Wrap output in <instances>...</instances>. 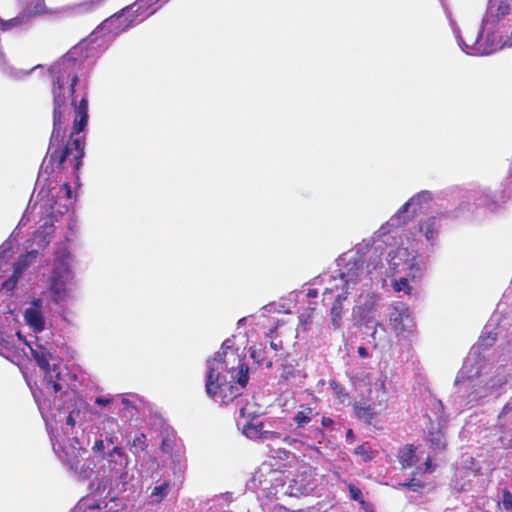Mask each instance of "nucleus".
<instances>
[{
    "label": "nucleus",
    "instance_id": "nucleus-1",
    "mask_svg": "<svg viewBox=\"0 0 512 512\" xmlns=\"http://www.w3.org/2000/svg\"><path fill=\"white\" fill-rule=\"evenodd\" d=\"M96 46L91 39L79 42L62 58L49 68L53 95V130L46 157L40 167L36 187L45 186L48 176L55 168H65L67 165L78 170L84 156V137L80 135L88 123V100L83 97L77 105L73 100L74 87L81 77L92 69L96 59ZM63 194L70 200L72 191L64 182L56 191V187L48 184V189L41 188L39 195L47 198L49 203L48 217L33 236V243L38 248H45L50 242L54 231V222L58 216L67 210V204L58 203L55 197Z\"/></svg>",
    "mask_w": 512,
    "mask_h": 512
},
{
    "label": "nucleus",
    "instance_id": "nucleus-2",
    "mask_svg": "<svg viewBox=\"0 0 512 512\" xmlns=\"http://www.w3.org/2000/svg\"><path fill=\"white\" fill-rule=\"evenodd\" d=\"M75 262V256L68 247L59 246L54 252L47 288L30 296L23 310L24 322L35 334L34 340L25 343L43 372L45 388L54 393L66 392L68 383L65 377L69 374L63 375L60 366L49 363L53 347L51 317L53 305L64 307L76 298Z\"/></svg>",
    "mask_w": 512,
    "mask_h": 512
},
{
    "label": "nucleus",
    "instance_id": "nucleus-3",
    "mask_svg": "<svg viewBox=\"0 0 512 512\" xmlns=\"http://www.w3.org/2000/svg\"><path fill=\"white\" fill-rule=\"evenodd\" d=\"M232 346L233 340L226 339L220 350L207 360V395L223 405L230 402L235 404L236 426L248 439L261 442L281 440L290 443L293 439L279 429L280 421L261 419L255 403L242 396L241 390L249 379V367L231 350Z\"/></svg>",
    "mask_w": 512,
    "mask_h": 512
},
{
    "label": "nucleus",
    "instance_id": "nucleus-4",
    "mask_svg": "<svg viewBox=\"0 0 512 512\" xmlns=\"http://www.w3.org/2000/svg\"><path fill=\"white\" fill-rule=\"evenodd\" d=\"M391 228L385 223L370 239L340 256V263H346V284L360 279L369 285L396 274L412 279L424 275L427 259L415 250L409 239L405 242L398 231Z\"/></svg>",
    "mask_w": 512,
    "mask_h": 512
},
{
    "label": "nucleus",
    "instance_id": "nucleus-5",
    "mask_svg": "<svg viewBox=\"0 0 512 512\" xmlns=\"http://www.w3.org/2000/svg\"><path fill=\"white\" fill-rule=\"evenodd\" d=\"M498 338L512 344V317L503 315L498 309L484 326L481 336L466 357L463 367L458 373L455 386L456 402L460 407L474 405L488 396H499L512 383L510 369L499 366L490 377L485 376L489 358L486 350Z\"/></svg>",
    "mask_w": 512,
    "mask_h": 512
},
{
    "label": "nucleus",
    "instance_id": "nucleus-6",
    "mask_svg": "<svg viewBox=\"0 0 512 512\" xmlns=\"http://www.w3.org/2000/svg\"><path fill=\"white\" fill-rule=\"evenodd\" d=\"M117 443L118 437L111 430L106 432L105 439H96L91 448L94 454L101 456L103 462L98 471L99 474L102 473L101 479L97 483L94 480L90 485L95 492H104L111 488L114 482L124 487L131 480L128 472L131 459L122 447L116 445Z\"/></svg>",
    "mask_w": 512,
    "mask_h": 512
},
{
    "label": "nucleus",
    "instance_id": "nucleus-7",
    "mask_svg": "<svg viewBox=\"0 0 512 512\" xmlns=\"http://www.w3.org/2000/svg\"><path fill=\"white\" fill-rule=\"evenodd\" d=\"M338 266L340 267L337 276L325 275L321 277V282H326L323 292L324 305L332 304L330 308V321L329 327L333 330H340L343 326L344 308L343 301L351 294L352 289H358L357 285L361 287L367 286L362 280L356 279L351 285L346 284V263H340L338 259Z\"/></svg>",
    "mask_w": 512,
    "mask_h": 512
},
{
    "label": "nucleus",
    "instance_id": "nucleus-8",
    "mask_svg": "<svg viewBox=\"0 0 512 512\" xmlns=\"http://www.w3.org/2000/svg\"><path fill=\"white\" fill-rule=\"evenodd\" d=\"M451 25L459 47L468 55H490L504 47L512 46V31L511 37L503 39L502 36L498 37L494 32L483 30L482 27L481 29L474 27L467 28L463 36L455 23H451Z\"/></svg>",
    "mask_w": 512,
    "mask_h": 512
},
{
    "label": "nucleus",
    "instance_id": "nucleus-9",
    "mask_svg": "<svg viewBox=\"0 0 512 512\" xmlns=\"http://www.w3.org/2000/svg\"><path fill=\"white\" fill-rule=\"evenodd\" d=\"M68 441L69 443L67 444L64 438L54 437V453L75 477L81 480L89 479L96 467L94 459L82 458L86 451L78 436L68 438Z\"/></svg>",
    "mask_w": 512,
    "mask_h": 512
},
{
    "label": "nucleus",
    "instance_id": "nucleus-10",
    "mask_svg": "<svg viewBox=\"0 0 512 512\" xmlns=\"http://www.w3.org/2000/svg\"><path fill=\"white\" fill-rule=\"evenodd\" d=\"M164 0H137L131 6L124 8L121 13L114 15L104 22V26L118 34L129 27L141 23L153 15L163 4Z\"/></svg>",
    "mask_w": 512,
    "mask_h": 512
},
{
    "label": "nucleus",
    "instance_id": "nucleus-11",
    "mask_svg": "<svg viewBox=\"0 0 512 512\" xmlns=\"http://www.w3.org/2000/svg\"><path fill=\"white\" fill-rule=\"evenodd\" d=\"M371 284L365 287L357 285L358 289L351 290V294L359 292L352 310L353 317L367 328L370 327V323H374L376 320L380 307V297L370 290Z\"/></svg>",
    "mask_w": 512,
    "mask_h": 512
},
{
    "label": "nucleus",
    "instance_id": "nucleus-12",
    "mask_svg": "<svg viewBox=\"0 0 512 512\" xmlns=\"http://www.w3.org/2000/svg\"><path fill=\"white\" fill-rule=\"evenodd\" d=\"M287 486L284 482L283 472L274 470L268 465L261 466L251 479V487L260 489L268 497H277L280 493L287 495L284 492Z\"/></svg>",
    "mask_w": 512,
    "mask_h": 512
},
{
    "label": "nucleus",
    "instance_id": "nucleus-13",
    "mask_svg": "<svg viewBox=\"0 0 512 512\" xmlns=\"http://www.w3.org/2000/svg\"><path fill=\"white\" fill-rule=\"evenodd\" d=\"M433 200L431 191L423 190L413 195L399 210L386 222L388 226L399 227L405 224L410 217L427 209Z\"/></svg>",
    "mask_w": 512,
    "mask_h": 512
},
{
    "label": "nucleus",
    "instance_id": "nucleus-14",
    "mask_svg": "<svg viewBox=\"0 0 512 512\" xmlns=\"http://www.w3.org/2000/svg\"><path fill=\"white\" fill-rule=\"evenodd\" d=\"M511 6L508 2L501 1L498 4L490 1L485 16L482 20V28L485 31L494 32L495 35L502 36L503 39L511 37L507 34L506 17L510 14Z\"/></svg>",
    "mask_w": 512,
    "mask_h": 512
},
{
    "label": "nucleus",
    "instance_id": "nucleus-15",
    "mask_svg": "<svg viewBox=\"0 0 512 512\" xmlns=\"http://www.w3.org/2000/svg\"><path fill=\"white\" fill-rule=\"evenodd\" d=\"M317 487L315 472L311 467H301L284 491L289 496L300 497L311 494Z\"/></svg>",
    "mask_w": 512,
    "mask_h": 512
},
{
    "label": "nucleus",
    "instance_id": "nucleus-16",
    "mask_svg": "<svg viewBox=\"0 0 512 512\" xmlns=\"http://www.w3.org/2000/svg\"><path fill=\"white\" fill-rule=\"evenodd\" d=\"M389 322L396 336H408L414 327V320L408 306L402 302L392 305L389 309Z\"/></svg>",
    "mask_w": 512,
    "mask_h": 512
},
{
    "label": "nucleus",
    "instance_id": "nucleus-17",
    "mask_svg": "<svg viewBox=\"0 0 512 512\" xmlns=\"http://www.w3.org/2000/svg\"><path fill=\"white\" fill-rule=\"evenodd\" d=\"M469 197L477 208H484L490 212L499 209L507 198L503 191H492L487 186H479L472 190Z\"/></svg>",
    "mask_w": 512,
    "mask_h": 512
},
{
    "label": "nucleus",
    "instance_id": "nucleus-18",
    "mask_svg": "<svg viewBox=\"0 0 512 512\" xmlns=\"http://www.w3.org/2000/svg\"><path fill=\"white\" fill-rule=\"evenodd\" d=\"M444 213H436L421 218L418 221V233L424 237L427 244L434 247L439 240Z\"/></svg>",
    "mask_w": 512,
    "mask_h": 512
},
{
    "label": "nucleus",
    "instance_id": "nucleus-19",
    "mask_svg": "<svg viewBox=\"0 0 512 512\" xmlns=\"http://www.w3.org/2000/svg\"><path fill=\"white\" fill-rule=\"evenodd\" d=\"M37 255V249H32L26 254L21 255L18 258V260L13 264L12 275L2 282V289L8 292H12L13 290H15L19 280L22 278L23 273L36 260Z\"/></svg>",
    "mask_w": 512,
    "mask_h": 512
},
{
    "label": "nucleus",
    "instance_id": "nucleus-20",
    "mask_svg": "<svg viewBox=\"0 0 512 512\" xmlns=\"http://www.w3.org/2000/svg\"><path fill=\"white\" fill-rule=\"evenodd\" d=\"M293 420L298 428H305L306 426H309V437L312 440L320 442L323 439L324 434L319 426V413L314 409L306 407L298 411L294 415Z\"/></svg>",
    "mask_w": 512,
    "mask_h": 512
},
{
    "label": "nucleus",
    "instance_id": "nucleus-21",
    "mask_svg": "<svg viewBox=\"0 0 512 512\" xmlns=\"http://www.w3.org/2000/svg\"><path fill=\"white\" fill-rule=\"evenodd\" d=\"M118 401H120V413L123 418L131 420L137 415L141 401L136 395H118Z\"/></svg>",
    "mask_w": 512,
    "mask_h": 512
},
{
    "label": "nucleus",
    "instance_id": "nucleus-22",
    "mask_svg": "<svg viewBox=\"0 0 512 512\" xmlns=\"http://www.w3.org/2000/svg\"><path fill=\"white\" fill-rule=\"evenodd\" d=\"M29 221L28 219V211L26 210L25 213L23 214L22 218L20 219L17 227L14 229V231L11 233L9 239L7 241H5L1 247H0V268L2 267V265L4 263L7 262V260L9 259L10 257V252L12 250V240H16L17 236H18V231L26 226L27 222Z\"/></svg>",
    "mask_w": 512,
    "mask_h": 512
},
{
    "label": "nucleus",
    "instance_id": "nucleus-23",
    "mask_svg": "<svg viewBox=\"0 0 512 512\" xmlns=\"http://www.w3.org/2000/svg\"><path fill=\"white\" fill-rule=\"evenodd\" d=\"M373 325V332L371 333V338L375 347H379L381 349H386L391 345V335L387 331L386 327L380 323L375 322L371 323Z\"/></svg>",
    "mask_w": 512,
    "mask_h": 512
},
{
    "label": "nucleus",
    "instance_id": "nucleus-24",
    "mask_svg": "<svg viewBox=\"0 0 512 512\" xmlns=\"http://www.w3.org/2000/svg\"><path fill=\"white\" fill-rule=\"evenodd\" d=\"M170 490L171 481L169 479L157 481L148 497L149 504H159L168 496Z\"/></svg>",
    "mask_w": 512,
    "mask_h": 512
},
{
    "label": "nucleus",
    "instance_id": "nucleus-25",
    "mask_svg": "<svg viewBox=\"0 0 512 512\" xmlns=\"http://www.w3.org/2000/svg\"><path fill=\"white\" fill-rule=\"evenodd\" d=\"M398 458L404 468L414 466L420 459L415 447L411 444H407L399 450Z\"/></svg>",
    "mask_w": 512,
    "mask_h": 512
},
{
    "label": "nucleus",
    "instance_id": "nucleus-26",
    "mask_svg": "<svg viewBox=\"0 0 512 512\" xmlns=\"http://www.w3.org/2000/svg\"><path fill=\"white\" fill-rule=\"evenodd\" d=\"M74 426H75V419H74V416H73V412H71L67 417H66V423H65V426H62L61 427V432H52L51 433V442L53 443V438L54 437H59V438H64L66 440V443L68 444L69 441H68V438H73L75 436H77V432L74 433Z\"/></svg>",
    "mask_w": 512,
    "mask_h": 512
},
{
    "label": "nucleus",
    "instance_id": "nucleus-27",
    "mask_svg": "<svg viewBox=\"0 0 512 512\" xmlns=\"http://www.w3.org/2000/svg\"><path fill=\"white\" fill-rule=\"evenodd\" d=\"M429 409L432 413L428 414V418L431 422L436 421L438 426H442V424L445 422L443 411L444 406L442 402L435 398H430L428 403Z\"/></svg>",
    "mask_w": 512,
    "mask_h": 512
},
{
    "label": "nucleus",
    "instance_id": "nucleus-28",
    "mask_svg": "<svg viewBox=\"0 0 512 512\" xmlns=\"http://www.w3.org/2000/svg\"><path fill=\"white\" fill-rule=\"evenodd\" d=\"M354 412L356 417L364 423L370 424L376 412L371 405L357 402L354 404Z\"/></svg>",
    "mask_w": 512,
    "mask_h": 512
},
{
    "label": "nucleus",
    "instance_id": "nucleus-29",
    "mask_svg": "<svg viewBox=\"0 0 512 512\" xmlns=\"http://www.w3.org/2000/svg\"><path fill=\"white\" fill-rule=\"evenodd\" d=\"M427 441L430 443V447L436 450H442L446 446V441L443 432L441 431V426L432 427L427 436Z\"/></svg>",
    "mask_w": 512,
    "mask_h": 512
},
{
    "label": "nucleus",
    "instance_id": "nucleus-30",
    "mask_svg": "<svg viewBox=\"0 0 512 512\" xmlns=\"http://www.w3.org/2000/svg\"><path fill=\"white\" fill-rule=\"evenodd\" d=\"M127 445L135 457L148 447L147 437L144 433H138L132 440H128Z\"/></svg>",
    "mask_w": 512,
    "mask_h": 512
},
{
    "label": "nucleus",
    "instance_id": "nucleus-31",
    "mask_svg": "<svg viewBox=\"0 0 512 512\" xmlns=\"http://www.w3.org/2000/svg\"><path fill=\"white\" fill-rule=\"evenodd\" d=\"M498 425L507 431H512V400L502 409L498 416Z\"/></svg>",
    "mask_w": 512,
    "mask_h": 512
},
{
    "label": "nucleus",
    "instance_id": "nucleus-32",
    "mask_svg": "<svg viewBox=\"0 0 512 512\" xmlns=\"http://www.w3.org/2000/svg\"><path fill=\"white\" fill-rule=\"evenodd\" d=\"M250 357L258 365H265L268 369L272 367V361L267 360V349L265 347H252L250 351Z\"/></svg>",
    "mask_w": 512,
    "mask_h": 512
},
{
    "label": "nucleus",
    "instance_id": "nucleus-33",
    "mask_svg": "<svg viewBox=\"0 0 512 512\" xmlns=\"http://www.w3.org/2000/svg\"><path fill=\"white\" fill-rule=\"evenodd\" d=\"M354 453L359 456L363 462H369L375 457V452L368 442L356 447Z\"/></svg>",
    "mask_w": 512,
    "mask_h": 512
},
{
    "label": "nucleus",
    "instance_id": "nucleus-34",
    "mask_svg": "<svg viewBox=\"0 0 512 512\" xmlns=\"http://www.w3.org/2000/svg\"><path fill=\"white\" fill-rule=\"evenodd\" d=\"M351 499L360 503L365 511H369V504L364 501L362 491L353 484L348 485Z\"/></svg>",
    "mask_w": 512,
    "mask_h": 512
},
{
    "label": "nucleus",
    "instance_id": "nucleus-35",
    "mask_svg": "<svg viewBox=\"0 0 512 512\" xmlns=\"http://www.w3.org/2000/svg\"><path fill=\"white\" fill-rule=\"evenodd\" d=\"M408 276H401L398 280H394L392 282V286L396 292H403L404 294H409L411 291V287L409 285Z\"/></svg>",
    "mask_w": 512,
    "mask_h": 512
},
{
    "label": "nucleus",
    "instance_id": "nucleus-36",
    "mask_svg": "<svg viewBox=\"0 0 512 512\" xmlns=\"http://www.w3.org/2000/svg\"><path fill=\"white\" fill-rule=\"evenodd\" d=\"M119 427L118 420L112 416H106L103 420V430L104 432L101 434L100 439H105L106 432L113 430L114 435H116V428Z\"/></svg>",
    "mask_w": 512,
    "mask_h": 512
},
{
    "label": "nucleus",
    "instance_id": "nucleus-37",
    "mask_svg": "<svg viewBox=\"0 0 512 512\" xmlns=\"http://www.w3.org/2000/svg\"><path fill=\"white\" fill-rule=\"evenodd\" d=\"M499 506L503 512H512V493L509 490L504 489L502 491Z\"/></svg>",
    "mask_w": 512,
    "mask_h": 512
},
{
    "label": "nucleus",
    "instance_id": "nucleus-38",
    "mask_svg": "<svg viewBox=\"0 0 512 512\" xmlns=\"http://www.w3.org/2000/svg\"><path fill=\"white\" fill-rule=\"evenodd\" d=\"M104 0H86L78 4L79 12L88 13L97 9Z\"/></svg>",
    "mask_w": 512,
    "mask_h": 512
},
{
    "label": "nucleus",
    "instance_id": "nucleus-39",
    "mask_svg": "<svg viewBox=\"0 0 512 512\" xmlns=\"http://www.w3.org/2000/svg\"><path fill=\"white\" fill-rule=\"evenodd\" d=\"M118 402V395L117 396H99L95 399V404L99 406H109L114 405Z\"/></svg>",
    "mask_w": 512,
    "mask_h": 512
},
{
    "label": "nucleus",
    "instance_id": "nucleus-40",
    "mask_svg": "<svg viewBox=\"0 0 512 512\" xmlns=\"http://www.w3.org/2000/svg\"><path fill=\"white\" fill-rule=\"evenodd\" d=\"M401 486L406 487L414 492H418L424 487V484L420 480L412 478L409 481L401 483Z\"/></svg>",
    "mask_w": 512,
    "mask_h": 512
},
{
    "label": "nucleus",
    "instance_id": "nucleus-41",
    "mask_svg": "<svg viewBox=\"0 0 512 512\" xmlns=\"http://www.w3.org/2000/svg\"><path fill=\"white\" fill-rule=\"evenodd\" d=\"M432 471V460L430 457H427L424 462V468L421 466H418L416 468V472L414 474L418 473H424V472H431Z\"/></svg>",
    "mask_w": 512,
    "mask_h": 512
},
{
    "label": "nucleus",
    "instance_id": "nucleus-42",
    "mask_svg": "<svg viewBox=\"0 0 512 512\" xmlns=\"http://www.w3.org/2000/svg\"><path fill=\"white\" fill-rule=\"evenodd\" d=\"M184 469H185V466L182 465L180 462L177 465H175V467H174V475L179 482H181Z\"/></svg>",
    "mask_w": 512,
    "mask_h": 512
},
{
    "label": "nucleus",
    "instance_id": "nucleus-43",
    "mask_svg": "<svg viewBox=\"0 0 512 512\" xmlns=\"http://www.w3.org/2000/svg\"><path fill=\"white\" fill-rule=\"evenodd\" d=\"M375 389H380L382 390L384 393L386 392V389H385V378L384 377H379L375 383L373 384Z\"/></svg>",
    "mask_w": 512,
    "mask_h": 512
},
{
    "label": "nucleus",
    "instance_id": "nucleus-44",
    "mask_svg": "<svg viewBox=\"0 0 512 512\" xmlns=\"http://www.w3.org/2000/svg\"><path fill=\"white\" fill-rule=\"evenodd\" d=\"M319 424L322 426V427H329L333 424V420L329 417H320L319 416Z\"/></svg>",
    "mask_w": 512,
    "mask_h": 512
},
{
    "label": "nucleus",
    "instance_id": "nucleus-45",
    "mask_svg": "<svg viewBox=\"0 0 512 512\" xmlns=\"http://www.w3.org/2000/svg\"><path fill=\"white\" fill-rule=\"evenodd\" d=\"M318 296V290L317 289H314V288H311L308 290L307 292V297L308 298H315Z\"/></svg>",
    "mask_w": 512,
    "mask_h": 512
},
{
    "label": "nucleus",
    "instance_id": "nucleus-46",
    "mask_svg": "<svg viewBox=\"0 0 512 512\" xmlns=\"http://www.w3.org/2000/svg\"><path fill=\"white\" fill-rule=\"evenodd\" d=\"M358 354H359V356H361L363 358L368 356V352H367L366 348H364V347L358 348Z\"/></svg>",
    "mask_w": 512,
    "mask_h": 512
},
{
    "label": "nucleus",
    "instance_id": "nucleus-47",
    "mask_svg": "<svg viewBox=\"0 0 512 512\" xmlns=\"http://www.w3.org/2000/svg\"><path fill=\"white\" fill-rule=\"evenodd\" d=\"M9 337L5 338L2 334H0V343H5L6 346L10 344V341L8 340Z\"/></svg>",
    "mask_w": 512,
    "mask_h": 512
},
{
    "label": "nucleus",
    "instance_id": "nucleus-48",
    "mask_svg": "<svg viewBox=\"0 0 512 512\" xmlns=\"http://www.w3.org/2000/svg\"><path fill=\"white\" fill-rule=\"evenodd\" d=\"M347 440H353L354 439V433L351 429H349L346 433Z\"/></svg>",
    "mask_w": 512,
    "mask_h": 512
},
{
    "label": "nucleus",
    "instance_id": "nucleus-49",
    "mask_svg": "<svg viewBox=\"0 0 512 512\" xmlns=\"http://www.w3.org/2000/svg\"><path fill=\"white\" fill-rule=\"evenodd\" d=\"M270 346L273 350H277L278 349V344H276L275 342H270Z\"/></svg>",
    "mask_w": 512,
    "mask_h": 512
},
{
    "label": "nucleus",
    "instance_id": "nucleus-50",
    "mask_svg": "<svg viewBox=\"0 0 512 512\" xmlns=\"http://www.w3.org/2000/svg\"><path fill=\"white\" fill-rule=\"evenodd\" d=\"M364 379L367 380V384H371V378L368 373L364 375Z\"/></svg>",
    "mask_w": 512,
    "mask_h": 512
},
{
    "label": "nucleus",
    "instance_id": "nucleus-51",
    "mask_svg": "<svg viewBox=\"0 0 512 512\" xmlns=\"http://www.w3.org/2000/svg\"><path fill=\"white\" fill-rule=\"evenodd\" d=\"M245 321H246V318H241V319L238 321V325H243Z\"/></svg>",
    "mask_w": 512,
    "mask_h": 512
},
{
    "label": "nucleus",
    "instance_id": "nucleus-52",
    "mask_svg": "<svg viewBox=\"0 0 512 512\" xmlns=\"http://www.w3.org/2000/svg\"><path fill=\"white\" fill-rule=\"evenodd\" d=\"M38 68H41V69H42V66H41V65H37V66H35L32 70H35V69H38Z\"/></svg>",
    "mask_w": 512,
    "mask_h": 512
},
{
    "label": "nucleus",
    "instance_id": "nucleus-53",
    "mask_svg": "<svg viewBox=\"0 0 512 512\" xmlns=\"http://www.w3.org/2000/svg\"><path fill=\"white\" fill-rule=\"evenodd\" d=\"M169 0H164V2H168Z\"/></svg>",
    "mask_w": 512,
    "mask_h": 512
}]
</instances>
